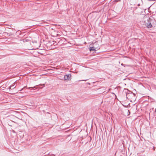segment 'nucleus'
Returning <instances> with one entry per match:
<instances>
[{"instance_id":"nucleus-1","label":"nucleus","mask_w":156,"mask_h":156,"mask_svg":"<svg viewBox=\"0 0 156 156\" xmlns=\"http://www.w3.org/2000/svg\"><path fill=\"white\" fill-rule=\"evenodd\" d=\"M99 49V45L97 42L90 44V51H95Z\"/></svg>"},{"instance_id":"nucleus-2","label":"nucleus","mask_w":156,"mask_h":156,"mask_svg":"<svg viewBox=\"0 0 156 156\" xmlns=\"http://www.w3.org/2000/svg\"><path fill=\"white\" fill-rule=\"evenodd\" d=\"M149 19H147L145 20V21L144 23V25L147 27L148 28H151L152 27V25L151 24V22Z\"/></svg>"},{"instance_id":"nucleus-3","label":"nucleus","mask_w":156,"mask_h":156,"mask_svg":"<svg viewBox=\"0 0 156 156\" xmlns=\"http://www.w3.org/2000/svg\"><path fill=\"white\" fill-rule=\"evenodd\" d=\"M71 75L70 74L68 75H66L64 76V80H69L70 79Z\"/></svg>"},{"instance_id":"nucleus-4","label":"nucleus","mask_w":156,"mask_h":156,"mask_svg":"<svg viewBox=\"0 0 156 156\" xmlns=\"http://www.w3.org/2000/svg\"><path fill=\"white\" fill-rule=\"evenodd\" d=\"M115 1L116 2H118L120 1V0H115Z\"/></svg>"},{"instance_id":"nucleus-5","label":"nucleus","mask_w":156,"mask_h":156,"mask_svg":"<svg viewBox=\"0 0 156 156\" xmlns=\"http://www.w3.org/2000/svg\"><path fill=\"white\" fill-rule=\"evenodd\" d=\"M129 95V94H127V96H128V95Z\"/></svg>"}]
</instances>
